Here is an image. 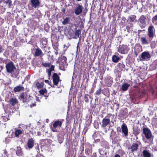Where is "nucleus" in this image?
<instances>
[{
    "mask_svg": "<svg viewBox=\"0 0 157 157\" xmlns=\"http://www.w3.org/2000/svg\"><path fill=\"white\" fill-rule=\"evenodd\" d=\"M6 71L7 72L11 74V76L13 78H16L19 74V71H16V68L14 63L12 61L9 62L6 65Z\"/></svg>",
    "mask_w": 157,
    "mask_h": 157,
    "instance_id": "f257e3e1",
    "label": "nucleus"
},
{
    "mask_svg": "<svg viewBox=\"0 0 157 157\" xmlns=\"http://www.w3.org/2000/svg\"><path fill=\"white\" fill-rule=\"evenodd\" d=\"M66 57L61 55L58 58L56 62L57 63L59 64V68L61 70L65 71L68 65L67 62Z\"/></svg>",
    "mask_w": 157,
    "mask_h": 157,
    "instance_id": "f03ea898",
    "label": "nucleus"
},
{
    "mask_svg": "<svg viewBox=\"0 0 157 157\" xmlns=\"http://www.w3.org/2000/svg\"><path fill=\"white\" fill-rule=\"evenodd\" d=\"M63 122L59 120H57L54 121L52 126L51 127V130L53 132H58L59 129L62 127Z\"/></svg>",
    "mask_w": 157,
    "mask_h": 157,
    "instance_id": "7ed1b4c3",
    "label": "nucleus"
},
{
    "mask_svg": "<svg viewBox=\"0 0 157 157\" xmlns=\"http://www.w3.org/2000/svg\"><path fill=\"white\" fill-rule=\"evenodd\" d=\"M117 48V51L123 54H128L130 49L128 46L124 44L119 45Z\"/></svg>",
    "mask_w": 157,
    "mask_h": 157,
    "instance_id": "20e7f679",
    "label": "nucleus"
},
{
    "mask_svg": "<svg viewBox=\"0 0 157 157\" xmlns=\"http://www.w3.org/2000/svg\"><path fill=\"white\" fill-rule=\"evenodd\" d=\"M143 133L144 134L146 138L148 140H153V136L150 130L148 128L143 127Z\"/></svg>",
    "mask_w": 157,
    "mask_h": 157,
    "instance_id": "39448f33",
    "label": "nucleus"
},
{
    "mask_svg": "<svg viewBox=\"0 0 157 157\" xmlns=\"http://www.w3.org/2000/svg\"><path fill=\"white\" fill-rule=\"evenodd\" d=\"M86 149L85 153L87 156H90L92 153V147L91 145L89 143H87L85 144Z\"/></svg>",
    "mask_w": 157,
    "mask_h": 157,
    "instance_id": "423d86ee",
    "label": "nucleus"
},
{
    "mask_svg": "<svg viewBox=\"0 0 157 157\" xmlns=\"http://www.w3.org/2000/svg\"><path fill=\"white\" fill-rule=\"evenodd\" d=\"M155 32V29L153 26H150L148 29L147 35L151 39L150 40H151L154 37V35Z\"/></svg>",
    "mask_w": 157,
    "mask_h": 157,
    "instance_id": "0eeeda50",
    "label": "nucleus"
},
{
    "mask_svg": "<svg viewBox=\"0 0 157 157\" xmlns=\"http://www.w3.org/2000/svg\"><path fill=\"white\" fill-rule=\"evenodd\" d=\"M28 97L27 94L25 92H23L20 93L18 98L20 100L22 101L23 103H27L29 101V100L28 99Z\"/></svg>",
    "mask_w": 157,
    "mask_h": 157,
    "instance_id": "6e6552de",
    "label": "nucleus"
},
{
    "mask_svg": "<svg viewBox=\"0 0 157 157\" xmlns=\"http://www.w3.org/2000/svg\"><path fill=\"white\" fill-rule=\"evenodd\" d=\"M111 114H108L102 120L101 127L102 128H105L110 122V120L108 118L110 117Z\"/></svg>",
    "mask_w": 157,
    "mask_h": 157,
    "instance_id": "1a4fd4ad",
    "label": "nucleus"
},
{
    "mask_svg": "<svg viewBox=\"0 0 157 157\" xmlns=\"http://www.w3.org/2000/svg\"><path fill=\"white\" fill-rule=\"evenodd\" d=\"M53 84L55 86H57L59 81H61L60 77L56 73H54L52 76Z\"/></svg>",
    "mask_w": 157,
    "mask_h": 157,
    "instance_id": "9d476101",
    "label": "nucleus"
},
{
    "mask_svg": "<svg viewBox=\"0 0 157 157\" xmlns=\"http://www.w3.org/2000/svg\"><path fill=\"white\" fill-rule=\"evenodd\" d=\"M29 4L34 8H36L39 7L40 2L39 0H30Z\"/></svg>",
    "mask_w": 157,
    "mask_h": 157,
    "instance_id": "9b49d317",
    "label": "nucleus"
},
{
    "mask_svg": "<svg viewBox=\"0 0 157 157\" xmlns=\"http://www.w3.org/2000/svg\"><path fill=\"white\" fill-rule=\"evenodd\" d=\"M151 57V56L149 53L148 52H144L142 53L141 54V57L142 60H149Z\"/></svg>",
    "mask_w": 157,
    "mask_h": 157,
    "instance_id": "f8f14e48",
    "label": "nucleus"
},
{
    "mask_svg": "<svg viewBox=\"0 0 157 157\" xmlns=\"http://www.w3.org/2000/svg\"><path fill=\"white\" fill-rule=\"evenodd\" d=\"M83 9V7L82 5L78 4L74 10V13L76 15H78L82 13Z\"/></svg>",
    "mask_w": 157,
    "mask_h": 157,
    "instance_id": "ddd939ff",
    "label": "nucleus"
},
{
    "mask_svg": "<svg viewBox=\"0 0 157 157\" xmlns=\"http://www.w3.org/2000/svg\"><path fill=\"white\" fill-rule=\"evenodd\" d=\"M42 50L39 48H38L35 49V53L34 56L35 57H40L42 58L44 55Z\"/></svg>",
    "mask_w": 157,
    "mask_h": 157,
    "instance_id": "4468645a",
    "label": "nucleus"
},
{
    "mask_svg": "<svg viewBox=\"0 0 157 157\" xmlns=\"http://www.w3.org/2000/svg\"><path fill=\"white\" fill-rule=\"evenodd\" d=\"M122 132L124 134L125 136L128 135V130L126 125L124 123L122 124L121 127Z\"/></svg>",
    "mask_w": 157,
    "mask_h": 157,
    "instance_id": "2eb2a0df",
    "label": "nucleus"
},
{
    "mask_svg": "<svg viewBox=\"0 0 157 157\" xmlns=\"http://www.w3.org/2000/svg\"><path fill=\"white\" fill-rule=\"evenodd\" d=\"M48 43V40L45 37H43L40 40V47L42 49H44L46 47L47 44Z\"/></svg>",
    "mask_w": 157,
    "mask_h": 157,
    "instance_id": "dca6fc26",
    "label": "nucleus"
},
{
    "mask_svg": "<svg viewBox=\"0 0 157 157\" xmlns=\"http://www.w3.org/2000/svg\"><path fill=\"white\" fill-rule=\"evenodd\" d=\"M132 130L133 134L135 136L138 135L141 132L140 128L137 126H133Z\"/></svg>",
    "mask_w": 157,
    "mask_h": 157,
    "instance_id": "f3484780",
    "label": "nucleus"
},
{
    "mask_svg": "<svg viewBox=\"0 0 157 157\" xmlns=\"http://www.w3.org/2000/svg\"><path fill=\"white\" fill-rule=\"evenodd\" d=\"M137 143H133L131 145L130 149L131 151L132 152H133L135 151H136L138 149L139 147V142L137 141Z\"/></svg>",
    "mask_w": 157,
    "mask_h": 157,
    "instance_id": "a211bd4d",
    "label": "nucleus"
},
{
    "mask_svg": "<svg viewBox=\"0 0 157 157\" xmlns=\"http://www.w3.org/2000/svg\"><path fill=\"white\" fill-rule=\"evenodd\" d=\"M35 140L32 138L29 139L27 142V146L29 148H32L34 146Z\"/></svg>",
    "mask_w": 157,
    "mask_h": 157,
    "instance_id": "6ab92c4d",
    "label": "nucleus"
},
{
    "mask_svg": "<svg viewBox=\"0 0 157 157\" xmlns=\"http://www.w3.org/2000/svg\"><path fill=\"white\" fill-rule=\"evenodd\" d=\"M24 87L22 85H18L15 87L13 89V90L15 93L19 92L21 91H23L24 90Z\"/></svg>",
    "mask_w": 157,
    "mask_h": 157,
    "instance_id": "aec40b11",
    "label": "nucleus"
},
{
    "mask_svg": "<svg viewBox=\"0 0 157 157\" xmlns=\"http://www.w3.org/2000/svg\"><path fill=\"white\" fill-rule=\"evenodd\" d=\"M40 142L42 146L48 145L50 144V140L48 139H42L41 140Z\"/></svg>",
    "mask_w": 157,
    "mask_h": 157,
    "instance_id": "412c9836",
    "label": "nucleus"
},
{
    "mask_svg": "<svg viewBox=\"0 0 157 157\" xmlns=\"http://www.w3.org/2000/svg\"><path fill=\"white\" fill-rule=\"evenodd\" d=\"M117 67L121 71H124L125 69V66L123 62L119 63L117 65Z\"/></svg>",
    "mask_w": 157,
    "mask_h": 157,
    "instance_id": "4be33fe9",
    "label": "nucleus"
},
{
    "mask_svg": "<svg viewBox=\"0 0 157 157\" xmlns=\"http://www.w3.org/2000/svg\"><path fill=\"white\" fill-rule=\"evenodd\" d=\"M39 92L41 95H44V97H46L47 98L49 96V95H47V90L45 88L40 90Z\"/></svg>",
    "mask_w": 157,
    "mask_h": 157,
    "instance_id": "5701e85b",
    "label": "nucleus"
},
{
    "mask_svg": "<svg viewBox=\"0 0 157 157\" xmlns=\"http://www.w3.org/2000/svg\"><path fill=\"white\" fill-rule=\"evenodd\" d=\"M146 18L145 16L144 15H142L140 17L139 20L140 23L145 24H146Z\"/></svg>",
    "mask_w": 157,
    "mask_h": 157,
    "instance_id": "b1692460",
    "label": "nucleus"
},
{
    "mask_svg": "<svg viewBox=\"0 0 157 157\" xmlns=\"http://www.w3.org/2000/svg\"><path fill=\"white\" fill-rule=\"evenodd\" d=\"M22 133H23L22 132V128H20L19 129H15L14 134L16 137L20 135Z\"/></svg>",
    "mask_w": 157,
    "mask_h": 157,
    "instance_id": "393cba45",
    "label": "nucleus"
},
{
    "mask_svg": "<svg viewBox=\"0 0 157 157\" xmlns=\"http://www.w3.org/2000/svg\"><path fill=\"white\" fill-rule=\"evenodd\" d=\"M16 154L18 156H21L22 155L23 152L22 149L20 147L18 146L17 147Z\"/></svg>",
    "mask_w": 157,
    "mask_h": 157,
    "instance_id": "a878e982",
    "label": "nucleus"
},
{
    "mask_svg": "<svg viewBox=\"0 0 157 157\" xmlns=\"http://www.w3.org/2000/svg\"><path fill=\"white\" fill-rule=\"evenodd\" d=\"M101 145L102 147L105 148H108L109 146L108 143L105 140H103L101 141Z\"/></svg>",
    "mask_w": 157,
    "mask_h": 157,
    "instance_id": "bb28decb",
    "label": "nucleus"
},
{
    "mask_svg": "<svg viewBox=\"0 0 157 157\" xmlns=\"http://www.w3.org/2000/svg\"><path fill=\"white\" fill-rule=\"evenodd\" d=\"M127 114V112L124 109H121L120 111L118 116L120 118H122L125 116Z\"/></svg>",
    "mask_w": 157,
    "mask_h": 157,
    "instance_id": "cd10ccee",
    "label": "nucleus"
},
{
    "mask_svg": "<svg viewBox=\"0 0 157 157\" xmlns=\"http://www.w3.org/2000/svg\"><path fill=\"white\" fill-rule=\"evenodd\" d=\"M129 86L130 84L126 83H125L122 86L121 89V90L123 91H125L128 89Z\"/></svg>",
    "mask_w": 157,
    "mask_h": 157,
    "instance_id": "c85d7f7f",
    "label": "nucleus"
},
{
    "mask_svg": "<svg viewBox=\"0 0 157 157\" xmlns=\"http://www.w3.org/2000/svg\"><path fill=\"white\" fill-rule=\"evenodd\" d=\"M10 102L12 105L14 106L18 103V101L16 98H12L10 99Z\"/></svg>",
    "mask_w": 157,
    "mask_h": 157,
    "instance_id": "c756f323",
    "label": "nucleus"
},
{
    "mask_svg": "<svg viewBox=\"0 0 157 157\" xmlns=\"http://www.w3.org/2000/svg\"><path fill=\"white\" fill-rule=\"evenodd\" d=\"M142 154L144 157H151V154L146 150H143Z\"/></svg>",
    "mask_w": 157,
    "mask_h": 157,
    "instance_id": "7c9ffc66",
    "label": "nucleus"
},
{
    "mask_svg": "<svg viewBox=\"0 0 157 157\" xmlns=\"http://www.w3.org/2000/svg\"><path fill=\"white\" fill-rule=\"evenodd\" d=\"M140 41L142 44H147L149 43V41L145 37H142L140 39Z\"/></svg>",
    "mask_w": 157,
    "mask_h": 157,
    "instance_id": "2f4dec72",
    "label": "nucleus"
},
{
    "mask_svg": "<svg viewBox=\"0 0 157 157\" xmlns=\"http://www.w3.org/2000/svg\"><path fill=\"white\" fill-rule=\"evenodd\" d=\"M120 59V57L116 55H113L112 57V60L114 63H116L118 62Z\"/></svg>",
    "mask_w": 157,
    "mask_h": 157,
    "instance_id": "473e14b6",
    "label": "nucleus"
},
{
    "mask_svg": "<svg viewBox=\"0 0 157 157\" xmlns=\"http://www.w3.org/2000/svg\"><path fill=\"white\" fill-rule=\"evenodd\" d=\"M25 128H24V129L22 128V132L23 134H28L30 132V131L29 130V128L28 127L26 126H25Z\"/></svg>",
    "mask_w": 157,
    "mask_h": 157,
    "instance_id": "72a5a7b5",
    "label": "nucleus"
},
{
    "mask_svg": "<svg viewBox=\"0 0 157 157\" xmlns=\"http://www.w3.org/2000/svg\"><path fill=\"white\" fill-rule=\"evenodd\" d=\"M98 152L100 155L103 156L102 157H104V155H106L108 154L106 151H103V148H99L98 149Z\"/></svg>",
    "mask_w": 157,
    "mask_h": 157,
    "instance_id": "f704fd0d",
    "label": "nucleus"
},
{
    "mask_svg": "<svg viewBox=\"0 0 157 157\" xmlns=\"http://www.w3.org/2000/svg\"><path fill=\"white\" fill-rule=\"evenodd\" d=\"M52 45L53 48L55 50H59L58 46H59V44L57 42L52 43Z\"/></svg>",
    "mask_w": 157,
    "mask_h": 157,
    "instance_id": "c9c22d12",
    "label": "nucleus"
},
{
    "mask_svg": "<svg viewBox=\"0 0 157 157\" xmlns=\"http://www.w3.org/2000/svg\"><path fill=\"white\" fill-rule=\"evenodd\" d=\"M134 50L140 52L142 51V47L139 45H136L135 47Z\"/></svg>",
    "mask_w": 157,
    "mask_h": 157,
    "instance_id": "e433bc0d",
    "label": "nucleus"
},
{
    "mask_svg": "<svg viewBox=\"0 0 157 157\" xmlns=\"http://www.w3.org/2000/svg\"><path fill=\"white\" fill-rule=\"evenodd\" d=\"M36 86L38 89H40L42 88L44 85V83L43 82H38L36 83Z\"/></svg>",
    "mask_w": 157,
    "mask_h": 157,
    "instance_id": "4c0bfd02",
    "label": "nucleus"
},
{
    "mask_svg": "<svg viewBox=\"0 0 157 157\" xmlns=\"http://www.w3.org/2000/svg\"><path fill=\"white\" fill-rule=\"evenodd\" d=\"M70 18L68 17H67L64 19L63 21H62V24L63 25H66L69 23L70 22Z\"/></svg>",
    "mask_w": 157,
    "mask_h": 157,
    "instance_id": "58836bf2",
    "label": "nucleus"
},
{
    "mask_svg": "<svg viewBox=\"0 0 157 157\" xmlns=\"http://www.w3.org/2000/svg\"><path fill=\"white\" fill-rule=\"evenodd\" d=\"M4 3L8 4V6L10 8L12 6V2L11 0H7L6 1H5Z\"/></svg>",
    "mask_w": 157,
    "mask_h": 157,
    "instance_id": "ea45409f",
    "label": "nucleus"
},
{
    "mask_svg": "<svg viewBox=\"0 0 157 157\" xmlns=\"http://www.w3.org/2000/svg\"><path fill=\"white\" fill-rule=\"evenodd\" d=\"M89 97L90 98H91L90 97V95H89L88 94H85L84 95L85 101L86 103H87L89 102Z\"/></svg>",
    "mask_w": 157,
    "mask_h": 157,
    "instance_id": "a19ab883",
    "label": "nucleus"
},
{
    "mask_svg": "<svg viewBox=\"0 0 157 157\" xmlns=\"http://www.w3.org/2000/svg\"><path fill=\"white\" fill-rule=\"evenodd\" d=\"M102 92V90L101 89V88H99L98 90H97L96 92L94 94L95 95H100Z\"/></svg>",
    "mask_w": 157,
    "mask_h": 157,
    "instance_id": "79ce46f5",
    "label": "nucleus"
},
{
    "mask_svg": "<svg viewBox=\"0 0 157 157\" xmlns=\"http://www.w3.org/2000/svg\"><path fill=\"white\" fill-rule=\"evenodd\" d=\"M136 18V16L134 15H132L129 17L130 21L131 22H133Z\"/></svg>",
    "mask_w": 157,
    "mask_h": 157,
    "instance_id": "37998d69",
    "label": "nucleus"
},
{
    "mask_svg": "<svg viewBox=\"0 0 157 157\" xmlns=\"http://www.w3.org/2000/svg\"><path fill=\"white\" fill-rule=\"evenodd\" d=\"M81 33V31L80 29L77 30L75 32V35L77 38L79 37L80 34Z\"/></svg>",
    "mask_w": 157,
    "mask_h": 157,
    "instance_id": "c03bdc74",
    "label": "nucleus"
},
{
    "mask_svg": "<svg viewBox=\"0 0 157 157\" xmlns=\"http://www.w3.org/2000/svg\"><path fill=\"white\" fill-rule=\"evenodd\" d=\"M51 64V63H42V65L44 67H49Z\"/></svg>",
    "mask_w": 157,
    "mask_h": 157,
    "instance_id": "a18cd8bd",
    "label": "nucleus"
},
{
    "mask_svg": "<svg viewBox=\"0 0 157 157\" xmlns=\"http://www.w3.org/2000/svg\"><path fill=\"white\" fill-rule=\"evenodd\" d=\"M58 140L60 144L62 143L63 140V137L62 136H58Z\"/></svg>",
    "mask_w": 157,
    "mask_h": 157,
    "instance_id": "49530a36",
    "label": "nucleus"
},
{
    "mask_svg": "<svg viewBox=\"0 0 157 157\" xmlns=\"http://www.w3.org/2000/svg\"><path fill=\"white\" fill-rule=\"evenodd\" d=\"M156 21H157V14L153 17L151 20L152 22L153 23H155Z\"/></svg>",
    "mask_w": 157,
    "mask_h": 157,
    "instance_id": "de8ad7c7",
    "label": "nucleus"
},
{
    "mask_svg": "<svg viewBox=\"0 0 157 157\" xmlns=\"http://www.w3.org/2000/svg\"><path fill=\"white\" fill-rule=\"evenodd\" d=\"M147 94L145 90H143L140 94V96L141 97H143Z\"/></svg>",
    "mask_w": 157,
    "mask_h": 157,
    "instance_id": "09e8293b",
    "label": "nucleus"
},
{
    "mask_svg": "<svg viewBox=\"0 0 157 157\" xmlns=\"http://www.w3.org/2000/svg\"><path fill=\"white\" fill-rule=\"evenodd\" d=\"M117 32V30L115 29H113L112 30V34L113 36V37H114L115 34Z\"/></svg>",
    "mask_w": 157,
    "mask_h": 157,
    "instance_id": "8fccbe9b",
    "label": "nucleus"
},
{
    "mask_svg": "<svg viewBox=\"0 0 157 157\" xmlns=\"http://www.w3.org/2000/svg\"><path fill=\"white\" fill-rule=\"evenodd\" d=\"M3 55L6 57L9 55V51L8 50H6L3 53Z\"/></svg>",
    "mask_w": 157,
    "mask_h": 157,
    "instance_id": "3c124183",
    "label": "nucleus"
},
{
    "mask_svg": "<svg viewBox=\"0 0 157 157\" xmlns=\"http://www.w3.org/2000/svg\"><path fill=\"white\" fill-rule=\"evenodd\" d=\"M49 29V26H48V25H45L44 27V29L45 31L47 32H48Z\"/></svg>",
    "mask_w": 157,
    "mask_h": 157,
    "instance_id": "603ef678",
    "label": "nucleus"
},
{
    "mask_svg": "<svg viewBox=\"0 0 157 157\" xmlns=\"http://www.w3.org/2000/svg\"><path fill=\"white\" fill-rule=\"evenodd\" d=\"M157 66V64L156 63H153L151 64V66L153 69H156Z\"/></svg>",
    "mask_w": 157,
    "mask_h": 157,
    "instance_id": "864d4df0",
    "label": "nucleus"
},
{
    "mask_svg": "<svg viewBox=\"0 0 157 157\" xmlns=\"http://www.w3.org/2000/svg\"><path fill=\"white\" fill-rule=\"evenodd\" d=\"M5 32L2 30H0V36L3 37L4 36Z\"/></svg>",
    "mask_w": 157,
    "mask_h": 157,
    "instance_id": "5fc2aeb1",
    "label": "nucleus"
},
{
    "mask_svg": "<svg viewBox=\"0 0 157 157\" xmlns=\"http://www.w3.org/2000/svg\"><path fill=\"white\" fill-rule=\"evenodd\" d=\"M4 49L2 46L1 44H0V53H2L4 51Z\"/></svg>",
    "mask_w": 157,
    "mask_h": 157,
    "instance_id": "6e6d98bb",
    "label": "nucleus"
},
{
    "mask_svg": "<svg viewBox=\"0 0 157 157\" xmlns=\"http://www.w3.org/2000/svg\"><path fill=\"white\" fill-rule=\"evenodd\" d=\"M121 36H119L117 37L118 43H121Z\"/></svg>",
    "mask_w": 157,
    "mask_h": 157,
    "instance_id": "4d7b16f0",
    "label": "nucleus"
},
{
    "mask_svg": "<svg viewBox=\"0 0 157 157\" xmlns=\"http://www.w3.org/2000/svg\"><path fill=\"white\" fill-rule=\"evenodd\" d=\"M55 66L54 65H51V67L48 69L51 71H54V70Z\"/></svg>",
    "mask_w": 157,
    "mask_h": 157,
    "instance_id": "13d9d810",
    "label": "nucleus"
},
{
    "mask_svg": "<svg viewBox=\"0 0 157 157\" xmlns=\"http://www.w3.org/2000/svg\"><path fill=\"white\" fill-rule=\"evenodd\" d=\"M122 19L123 21H124V22H122V21H121V23H122L123 25H124L125 23L126 19L124 17H123Z\"/></svg>",
    "mask_w": 157,
    "mask_h": 157,
    "instance_id": "bf43d9fd",
    "label": "nucleus"
},
{
    "mask_svg": "<svg viewBox=\"0 0 157 157\" xmlns=\"http://www.w3.org/2000/svg\"><path fill=\"white\" fill-rule=\"evenodd\" d=\"M36 157H44V156L42 155L40 153H37Z\"/></svg>",
    "mask_w": 157,
    "mask_h": 157,
    "instance_id": "052dcab7",
    "label": "nucleus"
},
{
    "mask_svg": "<svg viewBox=\"0 0 157 157\" xmlns=\"http://www.w3.org/2000/svg\"><path fill=\"white\" fill-rule=\"evenodd\" d=\"M30 79V75H28L26 76V77L25 78V80L28 81Z\"/></svg>",
    "mask_w": 157,
    "mask_h": 157,
    "instance_id": "680f3d73",
    "label": "nucleus"
},
{
    "mask_svg": "<svg viewBox=\"0 0 157 157\" xmlns=\"http://www.w3.org/2000/svg\"><path fill=\"white\" fill-rule=\"evenodd\" d=\"M51 72L52 71L49 70L48 69L47 72L48 73V75L49 77H50L51 75Z\"/></svg>",
    "mask_w": 157,
    "mask_h": 157,
    "instance_id": "e2e57ef3",
    "label": "nucleus"
},
{
    "mask_svg": "<svg viewBox=\"0 0 157 157\" xmlns=\"http://www.w3.org/2000/svg\"><path fill=\"white\" fill-rule=\"evenodd\" d=\"M139 53L140 52H138L134 50V53L135 55V56L136 57L137 56Z\"/></svg>",
    "mask_w": 157,
    "mask_h": 157,
    "instance_id": "0e129e2a",
    "label": "nucleus"
},
{
    "mask_svg": "<svg viewBox=\"0 0 157 157\" xmlns=\"http://www.w3.org/2000/svg\"><path fill=\"white\" fill-rule=\"evenodd\" d=\"M63 46H64V52H65L67 50L68 48L69 47V46H67L65 44Z\"/></svg>",
    "mask_w": 157,
    "mask_h": 157,
    "instance_id": "69168bd1",
    "label": "nucleus"
},
{
    "mask_svg": "<svg viewBox=\"0 0 157 157\" xmlns=\"http://www.w3.org/2000/svg\"><path fill=\"white\" fill-rule=\"evenodd\" d=\"M36 102H35L34 103H33L31 105H30V107L32 108L33 107L36 106Z\"/></svg>",
    "mask_w": 157,
    "mask_h": 157,
    "instance_id": "338daca9",
    "label": "nucleus"
},
{
    "mask_svg": "<svg viewBox=\"0 0 157 157\" xmlns=\"http://www.w3.org/2000/svg\"><path fill=\"white\" fill-rule=\"evenodd\" d=\"M44 82L45 83H47L48 84H49V83H51V82H50L48 80H44Z\"/></svg>",
    "mask_w": 157,
    "mask_h": 157,
    "instance_id": "774afa93",
    "label": "nucleus"
}]
</instances>
